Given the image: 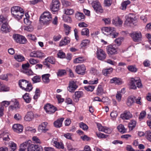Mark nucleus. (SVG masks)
Segmentation results:
<instances>
[{
	"label": "nucleus",
	"mask_w": 151,
	"mask_h": 151,
	"mask_svg": "<svg viewBox=\"0 0 151 151\" xmlns=\"http://www.w3.org/2000/svg\"><path fill=\"white\" fill-rule=\"evenodd\" d=\"M24 72L28 76H32L33 75L34 73L31 70H24Z\"/></svg>",
	"instance_id": "obj_57"
},
{
	"label": "nucleus",
	"mask_w": 151,
	"mask_h": 151,
	"mask_svg": "<svg viewBox=\"0 0 151 151\" xmlns=\"http://www.w3.org/2000/svg\"><path fill=\"white\" fill-rule=\"evenodd\" d=\"M75 70L77 73L83 75L85 74L86 68L84 65H79L76 66Z\"/></svg>",
	"instance_id": "obj_10"
},
{
	"label": "nucleus",
	"mask_w": 151,
	"mask_h": 151,
	"mask_svg": "<svg viewBox=\"0 0 151 151\" xmlns=\"http://www.w3.org/2000/svg\"><path fill=\"white\" fill-rule=\"evenodd\" d=\"M122 95L121 94V92L120 91H117V93L116 95V99L119 101H120L121 98H122Z\"/></svg>",
	"instance_id": "obj_60"
},
{
	"label": "nucleus",
	"mask_w": 151,
	"mask_h": 151,
	"mask_svg": "<svg viewBox=\"0 0 151 151\" xmlns=\"http://www.w3.org/2000/svg\"><path fill=\"white\" fill-rule=\"evenodd\" d=\"M52 18L51 15L48 12H44L40 18V22L41 24H47Z\"/></svg>",
	"instance_id": "obj_3"
},
{
	"label": "nucleus",
	"mask_w": 151,
	"mask_h": 151,
	"mask_svg": "<svg viewBox=\"0 0 151 151\" xmlns=\"http://www.w3.org/2000/svg\"><path fill=\"white\" fill-rule=\"evenodd\" d=\"M75 17L78 20H83L85 19V16L82 13L77 12L75 14Z\"/></svg>",
	"instance_id": "obj_33"
},
{
	"label": "nucleus",
	"mask_w": 151,
	"mask_h": 151,
	"mask_svg": "<svg viewBox=\"0 0 151 151\" xmlns=\"http://www.w3.org/2000/svg\"><path fill=\"white\" fill-rule=\"evenodd\" d=\"M78 88L76 82L74 81H70L69 82L68 86L67 87V90L69 92L73 93L75 90Z\"/></svg>",
	"instance_id": "obj_11"
},
{
	"label": "nucleus",
	"mask_w": 151,
	"mask_h": 151,
	"mask_svg": "<svg viewBox=\"0 0 151 151\" xmlns=\"http://www.w3.org/2000/svg\"><path fill=\"white\" fill-rule=\"evenodd\" d=\"M9 135V134L8 132H3L0 134V138H2L4 141H8L10 140Z\"/></svg>",
	"instance_id": "obj_28"
},
{
	"label": "nucleus",
	"mask_w": 151,
	"mask_h": 151,
	"mask_svg": "<svg viewBox=\"0 0 151 151\" xmlns=\"http://www.w3.org/2000/svg\"><path fill=\"white\" fill-rule=\"evenodd\" d=\"M2 106H5L6 107L7 106L10 104V102L7 101H2L1 104H0Z\"/></svg>",
	"instance_id": "obj_62"
},
{
	"label": "nucleus",
	"mask_w": 151,
	"mask_h": 151,
	"mask_svg": "<svg viewBox=\"0 0 151 151\" xmlns=\"http://www.w3.org/2000/svg\"><path fill=\"white\" fill-rule=\"evenodd\" d=\"M44 108L46 113L49 114L54 113L57 110L56 107L49 104H47L45 105Z\"/></svg>",
	"instance_id": "obj_7"
},
{
	"label": "nucleus",
	"mask_w": 151,
	"mask_h": 151,
	"mask_svg": "<svg viewBox=\"0 0 151 151\" xmlns=\"http://www.w3.org/2000/svg\"><path fill=\"white\" fill-rule=\"evenodd\" d=\"M83 93L82 91H76L74 94L72 96V98L73 101L76 102H78L79 99L83 96Z\"/></svg>",
	"instance_id": "obj_14"
},
{
	"label": "nucleus",
	"mask_w": 151,
	"mask_h": 151,
	"mask_svg": "<svg viewBox=\"0 0 151 151\" xmlns=\"http://www.w3.org/2000/svg\"><path fill=\"white\" fill-rule=\"evenodd\" d=\"M50 76L49 74H46L42 75V78L43 82L45 83H47L50 82L49 77Z\"/></svg>",
	"instance_id": "obj_31"
},
{
	"label": "nucleus",
	"mask_w": 151,
	"mask_h": 151,
	"mask_svg": "<svg viewBox=\"0 0 151 151\" xmlns=\"http://www.w3.org/2000/svg\"><path fill=\"white\" fill-rule=\"evenodd\" d=\"M105 24H108L111 23V19L109 18H106L102 19Z\"/></svg>",
	"instance_id": "obj_63"
},
{
	"label": "nucleus",
	"mask_w": 151,
	"mask_h": 151,
	"mask_svg": "<svg viewBox=\"0 0 151 151\" xmlns=\"http://www.w3.org/2000/svg\"><path fill=\"white\" fill-rule=\"evenodd\" d=\"M135 97L133 96L128 97L127 101V104L128 106L130 107L135 102Z\"/></svg>",
	"instance_id": "obj_23"
},
{
	"label": "nucleus",
	"mask_w": 151,
	"mask_h": 151,
	"mask_svg": "<svg viewBox=\"0 0 151 151\" xmlns=\"http://www.w3.org/2000/svg\"><path fill=\"white\" fill-rule=\"evenodd\" d=\"M29 61L30 64L32 65L36 64L39 62V61L38 60L32 58L29 59Z\"/></svg>",
	"instance_id": "obj_54"
},
{
	"label": "nucleus",
	"mask_w": 151,
	"mask_h": 151,
	"mask_svg": "<svg viewBox=\"0 0 151 151\" xmlns=\"http://www.w3.org/2000/svg\"><path fill=\"white\" fill-rule=\"evenodd\" d=\"M136 124V122L134 120H132L129 123L128 127L130 129L132 130L135 126Z\"/></svg>",
	"instance_id": "obj_45"
},
{
	"label": "nucleus",
	"mask_w": 151,
	"mask_h": 151,
	"mask_svg": "<svg viewBox=\"0 0 151 151\" xmlns=\"http://www.w3.org/2000/svg\"><path fill=\"white\" fill-rule=\"evenodd\" d=\"M29 18H25L24 19V22L25 24L28 25L25 29L28 31H32L33 29L32 27H30L29 25H30L31 23V22L29 20Z\"/></svg>",
	"instance_id": "obj_26"
},
{
	"label": "nucleus",
	"mask_w": 151,
	"mask_h": 151,
	"mask_svg": "<svg viewBox=\"0 0 151 151\" xmlns=\"http://www.w3.org/2000/svg\"><path fill=\"white\" fill-rule=\"evenodd\" d=\"M19 84L21 88L27 91H30L32 88L31 84L29 83L28 81L25 80H20Z\"/></svg>",
	"instance_id": "obj_4"
},
{
	"label": "nucleus",
	"mask_w": 151,
	"mask_h": 151,
	"mask_svg": "<svg viewBox=\"0 0 151 151\" xmlns=\"http://www.w3.org/2000/svg\"><path fill=\"white\" fill-rule=\"evenodd\" d=\"M45 60H47L48 62L52 64H55L56 62L55 59L52 56L47 57L45 59Z\"/></svg>",
	"instance_id": "obj_39"
},
{
	"label": "nucleus",
	"mask_w": 151,
	"mask_h": 151,
	"mask_svg": "<svg viewBox=\"0 0 151 151\" xmlns=\"http://www.w3.org/2000/svg\"><path fill=\"white\" fill-rule=\"evenodd\" d=\"M32 140L35 143H40L41 142L40 139L36 136H34L32 138Z\"/></svg>",
	"instance_id": "obj_61"
},
{
	"label": "nucleus",
	"mask_w": 151,
	"mask_h": 151,
	"mask_svg": "<svg viewBox=\"0 0 151 151\" xmlns=\"http://www.w3.org/2000/svg\"><path fill=\"white\" fill-rule=\"evenodd\" d=\"M14 118L17 120H19L22 119V116L19 114H16L14 116Z\"/></svg>",
	"instance_id": "obj_64"
},
{
	"label": "nucleus",
	"mask_w": 151,
	"mask_h": 151,
	"mask_svg": "<svg viewBox=\"0 0 151 151\" xmlns=\"http://www.w3.org/2000/svg\"><path fill=\"white\" fill-rule=\"evenodd\" d=\"M80 127L83 130H87L88 129V127L86 124L82 122L79 124Z\"/></svg>",
	"instance_id": "obj_48"
},
{
	"label": "nucleus",
	"mask_w": 151,
	"mask_h": 151,
	"mask_svg": "<svg viewBox=\"0 0 151 151\" xmlns=\"http://www.w3.org/2000/svg\"><path fill=\"white\" fill-rule=\"evenodd\" d=\"M0 88H1V90L3 91H8L9 90V88L6 87L4 85H3L2 83V85Z\"/></svg>",
	"instance_id": "obj_58"
},
{
	"label": "nucleus",
	"mask_w": 151,
	"mask_h": 151,
	"mask_svg": "<svg viewBox=\"0 0 151 151\" xmlns=\"http://www.w3.org/2000/svg\"><path fill=\"white\" fill-rule=\"evenodd\" d=\"M145 134L147 139L151 142V131H147L145 132Z\"/></svg>",
	"instance_id": "obj_53"
},
{
	"label": "nucleus",
	"mask_w": 151,
	"mask_h": 151,
	"mask_svg": "<svg viewBox=\"0 0 151 151\" xmlns=\"http://www.w3.org/2000/svg\"><path fill=\"white\" fill-rule=\"evenodd\" d=\"M64 120L63 118L58 119L56 121H55L53 123L54 126L58 128L62 126V122Z\"/></svg>",
	"instance_id": "obj_24"
},
{
	"label": "nucleus",
	"mask_w": 151,
	"mask_h": 151,
	"mask_svg": "<svg viewBox=\"0 0 151 151\" xmlns=\"http://www.w3.org/2000/svg\"><path fill=\"white\" fill-rule=\"evenodd\" d=\"M9 147L11 149L10 151H15L17 148V145L12 141H10L8 143Z\"/></svg>",
	"instance_id": "obj_30"
},
{
	"label": "nucleus",
	"mask_w": 151,
	"mask_h": 151,
	"mask_svg": "<svg viewBox=\"0 0 151 151\" xmlns=\"http://www.w3.org/2000/svg\"><path fill=\"white\" fill-rule=\"evenodd\" d=\"M32 80L33 83L39 82L41 81V77L40 76L36 75L32 78Z\"/></svg>",
	"instance_id": "obj_40"
},
{
	"label": "nucleus",
	"mask_w": 151,
	"mask_h": 151,
	"mask_svg": "<svg viewBox=\"0 0 151 151\" xmlns=\"http://www.w3.org/2000/svg\"><path fill=\"white\" fill-rule=\"evenodd\" d=\"M65 13L66 15H71L73 14L74 12V10L71 9H65Z\"/></svg>",
	"instance_id": "obj_43"
},
{
	"label": "nucleus",
	"mask_w": 151,
	"mask_h": 151,
	"mask_svg": "<svg viewBox=\"0 0 151 151\" xmlns=\"http://www.w3.org/2000/svg\"><path fill=\"white\" fill-rule=\"evenodd\" d=\"M130 1H127L123 2L121 4V9L122 10H125L127 7V5L129 4Z\"/></svg>",
	"instance_id": "obj_42"
},
{
	"label": "nucleus",
	"mask_w": 151,
	"mask_h": 151,
	"mask_svg": "<svg viewBox=\"0 0 151 151\" xmlns=\"http://www.w3.org/2000/svg\"><path fill=\"white\" fill-rule=\"evenodd\" d=\"M14 58L18 62H22L24 61L25 58L21 55H16L14 56Z\"/></svg>",
	"instance_id": "obj_37"
},
{
	"label": "nucleus",
	"mask_w": 151,
	"mask_h": 151,
	"mask_svg": "<svg viewBox=\"0 0 151 151\" xmlns=\"http://www.w3.org/2000/svg\"><path fill=\"white\" fill-rule=\"evenodd\" d=\"M14 40L17 43L20 44H25L27 42V40L26 38L20 35L16 34H14L13 36Z\"/></svg>",
	"instance_id": "obj_8"
},
{
	"label": "nucleus",
	"mask_w": 151,
	"mask_h": 151,
	"mask_svg": "<svg viewBox=\"0 0 151 151\" xmlns=\"http://www.w3.org/2000/svg\"><path fill=\"white\" fill-rule=\"evenodd\" d=\"M120 117L123 119L128 120L132 117V115L129 111H125L121 115Z\"/></svg>",
	"instance_id": "obj_17"
},
{
	"label": "nucleus",
	"mask_w": 151,
	"mask_h": 151,
	"mask_svg": "<svg viewBox=\"0 0 151 151\" xmlns=\"http://www.w3.org/2000/svg\"><path fill=\"white\" fill-rule=\"evenodd\" d=\"M64 27L65 28V34L66 35H68L70 32L71 27L65 24H64Z\"/></svg>",
	"instance_id": "obj_46"
},
{
	"label": "nucleus",
	"mask_w": 151,
	"mask_h": 151,
	"mask_svg": "<svg viewBox=\"0 0 151 151\" xmlns=\"http://www.w3.org/2000/svg\"><path fill=\"white\" fill-rule=\"evenodd\" d=\"M84 60L83 57H79L76 58L74 60L73 62L74 63H83Z\"/></svg>",
	"instance_id": "obj_47"
},
{
	"label": "nucleus",
	"mask_w": 151,
	"mask_h": 151,
	"mask_svg": "<svg viewBox=\"0 0 151 151\" xmlns=\"http://www.w3.org/2000/svg\"><path fill=\"white\" fill-rule=\"evenodd\" d=\"M47 124V122H43L38 127V129L39 131L45 133L48 130V129L46 128V126Z\"/></svg>",
	"instance_id": "obj_21"
},
{
	"label": "nucleus",
	"mask_w": 151,
	"mask_h": 151,
	"mask_svg": "<svg viewBox=\"0 0 151 151\" xmlns=\"http://www.w3.org/2000/svg\"><path fill=\"white\" fill-rule=\"evenodd\" d=\"M126 19L124 23V25L131 26L132 24L136 25L137 19L135 16L133 14H129L125 16Z\"/></svg>",
	"instance_id": "obj_2"
},
{
	"label": "nucleus",
	"mask_w": 151,
	"mask_h": 151,
	"mask_svg": "<svg viewBox=\"0 0 151 151\" xmlns=\"http://www.w3.org/2000/svg\"><path fill=\"white\" fill-rule=\"evenodd\" d=\"M43 54L40 51H33L30 53L29 56L31 57L40 58L43 56Z\"/></svg>",
	"instance_id": "obj_20"
},
{
	"label": "nucleus",
	"mask_w": 151,
	"mask_h": 151,
	"mask_svg": "<svg viewBox=\"0 0 151 151\" xmlns=\"http://www.w3.org/2000/svg\"><path fill=\"white\" fill-rule=\"evenodd\" d=\"M127 68L129 71L132 72H135L137 71V69L134 66H128L127 67Z\"/></svg>",
	"instance_id": "obj_52"
},
{
	"label": "nucleus",
	"mask_w": 151,
	"mask_h": 151,
	"mask_svg": "<svg viewBox=\"0 0 151 151\" xmlns=\"http://www.w3.org/2000/svg\"><path fill=\"white\" fill-rule=\"evenodd\" d=\"M66 73V71L65 70H59L57 73L58 76L61 77Z\"/></svg>",
	"instance_id": "obj_50"
},
{
	"label": "nucleus",
	"mask_w": 151,
	"mask_h": 151,
	"mask_svg": "<svg viewBox=\"0 0 151 151\" xmlns=\"http://www.w3.org/2000/svg\"><path fill=\"white\" fill-rule=\"evenodd\" d=\"M12 128L14 131L17 133L21 132L23 131V126L19 124H16L13 125Z\"/></svg>",
	"instance_id": "obj_22"
},
{
	"label": "nucleus",
	"mask_w": 151,
	"mask_h": 151,
	"mask_svg": "<svg viewBox=\"0 0 151 151\" xmlns=\"http://www.w3.org/2000/svg\"><path fill=\"white\" fill-rule=\"evenodd\" d=\"M29 94L28 93H25L22 96L24 101L27 103H29L31 100V98L29 96Z\"/></svg>",
	"instance_id": "obj_36"
},
{
	"label": "nucleus",
	"mask_w": 151,
	"mask_h": 151,
	"mask_svg": "<svg viewBox=\"0 0 151 151\" xmlns=\"http://www.w3.org/2000/svg\"><path fill=\"white\" fill-rule=\"evenodd\" d=\"M92 6L96 12H102L103 10L100 3L97 1H94L92 3Z\"/></svg>",
	"instance_id": "obj_15"
},
{
	"label": "nucleus",
	"mask_w": 151,
	"mask_h": 151,
	"mask_svg": "<svg viewBox=\"0 0 151 151\" xmlns=\"http://www.w3.org/2000/svg\"><path fill=\"white\" fill-rule=\"evenodd\" d=\"M29 66L30 64L28 63L22 65V67L24 70H28Z\"/></svg>",
	"instance_id": "obj_59"
},
{
	"label": "nucleus",
	"mask_w": 151,
	"mask_h": 151,
	"mask_svg": "<svg viewBox=\"0 0 151 151\" xmlns=\"http://www.w3.org/2000/svg\"><path fill=\"white\" fill-rule=\"evenodd\" d=\"M115 45H109L107 48V53L109 55H114L116 53L117 49L114 47Z\"/></svg>",
	"instance_id": "obj_16"
},
{
	"label": "nucleus",
	"mask_w": 151,
	"mask_h": 151,
	"mask_svg": "<svg viewBox=\"0 0 151 151\" xmlns=\"http://www.w3.org/2000/svg\"><path fill=\"white\" fill-rule=\"evenodd\" d=\"M81 34L82 35H86L87 36H89V30L88 29L84 28L83 29L81 32Z\"/></svg>",
	"instance_id": "obj_41"
},
{
	"label": "nucleus",
	"mask_w": 151,
	"mask_h": 151,
	"mask_svg": "<svg viewBox=\"0 0 151 151\" xmlns=\"http://www.w3.org/2000/svg\"><path fill=\"white\" fill-rule=\"evenodd\" d=\"M96 54L97 58L100 60H103L106 59V55L105 52L102 49H98Z\"/></svg>",
	"instance_id": "obj_12"
},
{
	"label": "nucleus",
	"mask_w": 151,
	"mask_h": 151,
	"mask_svg": "<svg viewBox=\"0 0 151 151\" xmlns=\"http://www.w3.org/2000/svg\"><path fill=\"white\" fill-rule=\"evenodd\" d=\"M139 78H131L130 82V89H135L137 88V86L136 85H137L138 88H141L142 87V85L141 81L139 79Z\"/></svg>",
	"instance_id": "obj_5"
},
{
	"label": "nucleus",
	"mask_w": 151,
	"mask_h": 151,
	"mask_svg": "<svg viewBox=\"0 0 151 151\" xmlns=\"http://www.w3.org/2000/svg\"><path fill=\"white\" fill-rule=\"evenodd\" d=\"M94 88V86L90 85L85 86L84 87L85 89L87 91H92L93 90Z\"/></svg>",
	"instance_id": "obj_51"
},
{
	"label": "nucleus",
	"mask_w": 151,
	"mask_h": 151,
	"mask_svg": "<svg viewBox=\"0 0 151 151\" xmlns=\"http://www.w3.org/2000/svg\"><path fill=\"white\" fill-rule=\"evenodd\" d=\"M61 1L62 4L66 7L70 6L71 5V2L65 0H61Z\"/></svg>",
	"instance_id": "obj_49"
},
{
	"label": "nucleus",
	"mask_w": 151,
	"mask_h": 151,
	"mask_svg": "<svg viewBox=\"0 0 151 151\" xmlns=\"http://www.w3.org/2000/svg\"><path fill=\"white\" fill-rule=\"evenodd\" d=\"M97 136L99 138H106L108 137V135H105L100 132L96 133Z\"/></svg>",
	"instance_id": "obj_55"
},
{
	"label": "nucleus",
	"mask_w": 151,
	"mask_h": 151,
	"mask_svg": "<svg viewBox=\"0 0 151 151\" xmlns=\"http://www.w3.org/2000/svg\"><path fill=\"white\" fill-rule=\"evenodd\" d=\"M114 28L111 27H104L102 29V31L103 33L105 35H107L106 33H109L110 34L111 32L114 31Z\"/></svg>",
	"instance_id": "obj_27"
},
{
	"label": "nucleus",
	"mask_w": 151,
	"mask_h": 151,
	"mask_svg": "<svg viewBox=\"0 0 151 151\" xmlns=\"http://www.w3.org/2000/svg\"><path fill=\"white\" fill-rule=\"evenodd\" d=\"M27 151H43V149L39 145L32 144L28 147Z\"/></svg>",
	"instance_id": "obj_13"
},
{
	"label": "nucleus",
	"mask_w": 151,
	"mask_h": 151,
	"mask_svg": "<svg viewBox=\"0 0 151 151\" xmlns=\"http://www.w3.org/2000/svg\"><path fill=\"white\" fill-rule=\"evenodd\" d=\"M117 128L119 131L122 134L125 133L127 132V129L125 128L124 125L123 124H120L118 126Z\"/></svg>",
	"instance_id": "obj_32"
},
{
	"label": "nucleus",
	"mask_w": 151,
	"mask_h": 151,
	"mask_svg": "<svg viewBox=\"0 0 151 151\" xmlns=\"http://www.w3.org/2000/svg\"><path fill=\"white\" fill-rule=\"evenodd\" d=\"M55 146L57 148L59 149H63L64 148V145L62 142H57L56 141H52Z\"/></svg>",
	"instance_id": "obj_35"
},
{
	"label": "nucleus",
	"mask_w": 151,
	"mask_h": 151,
	"mask_svg": "<svg viewBox=\"0 0 151 151\" xmlns=\"http://www.w3.org/2000/svg\"><path fill=\"white\" fill-rule=\"evenodd\" d=\"M90 43L89 40L87 39L83 40L80 44V46L81 47H83L89 45Z\"/></svg>",
	"instance_id": "obj_38"
},
{
	"label": "nucleus",
	"mask_w": 151,
	"mask_h": 151,
	"mask_svg": "<svg viewBox=\"0 0 151 151\" xmlns=\"http://www.w3.org/2000/svg\"><path fill=\"white\" fill-rule=\"evenodd\" d=\"M34 118L33 113L32 111L28 112L24 117V119L26 121H30Z\"/></svg>",
	"instance_id": "obj_25"
},
{
	"label": "nucleus",
	"mask_w": 151,
	"mask_h": 151,
	"mask_svg": "<svg viewBox=\"0 0 151 151\" xmlns=\"http://www.w3.org/2000/svg\"><path fill=\"white\" fill-rule=\"evenodd\" d=\"M129 35L134 42H138L141 40L142 35L139 31L133 32L129 34Z\"/></svg>",
	"instance_id": "obj_6"
},
{
	"label": "nucleus",
	"mask_w": 151,
	"mask_h": 151,
	"mask_svg": "<svg viewBox=\"0 0 151 151\" xmlns=\"http://www.w3.org/2000/svg\"><path fill=\"white\" fill-rule=\"evenodd\" d=\"M113 69L112 68L104 69L102 71V74L105 76H107L112 72Z\"/></svg>",
	"instance_id": "obj_29"
},
{
	"label": "nucleus",
	"mask_w": 151,
	"mask_h": 151,
	"mask_svg": "<svg viewBox=\"0 0 151 151\" xmlns=\"http://www.w3.org/2000/svg\"><path fill=\"white\" fill-rule=\"evenodd\" d=\"M103 93V90L101 86H99L96 90V94L99 96L102 94Z\"/></svg>",
	"instance_id": "obj_44"
},
{
	"label": "nucleus",
	"mask_w": 151,
	"mask_h": 151,
	"mask_svg": "<svg viewBox=\"0 0 151 151\" xmlns=\"http://www.w3.org/2000/svg\"><path fill=\"white\" fill-rule=\"evenodd\" d=\"M110 82L111 83H114L116 84H120L121 83V79L115 77L110 80Z\"/></svg>",
	"instance_id": "obj_34"
},
{
	"label": "nucleus",
	"mask_w": 151,
	"mask_h": 151,
	"mask_svg": "<svg viewBox=\"0 0 151 151\" xmlns=\"http://www.w3.org/2000/svg\"><path fill=\"white\" fill-rule=\"evenodd\" d=\"M57 55L58 58H65V53L61 51H60L58 52Z\"/></svg>",
	"instance_id": "obj_56"
},
{
	"label": "nucleus",
	"mask_w": 151,
	"mask_h": 151,
	"mask_svg": "<svg viewBox=\"0 0 151 151\" xmlns=\"http://www.w3.org/2000/svg\"><path fill=\"white\" fill-rule=\"evenodd\" d=\"M31 142L30 140H28L22 143L20 145L19 150L24 151L27 148H28Z\"/></svg>",
	"instance_id": "obj_19"
},
{
	"label": "nucleus",
	"mask_w": 151,
	"mask_h": 151,
	"mask_svg": "<svg viewBox=\"0 0 151 151\" xmlns=\"http://www.w3.org/2000/svg\"><path fill=\"white\" fill-rule=\"evenodd\" d=\"M11 12L13 17L17 20L22 18L24 16V10L19 6H14L11 9Z\"/></svg>",
	"instance_id": "obj_1"
},
{
	"label": "nucleus",
	"mask_w": 151,
	"mask_h": 151,
	"mask_svg": "<svg viewBox=\"0 0 151 151\" xmlns=\"http://www.w3.org/2000/svg\"><path fill=\"white\" fill-rule=\"evenodd\" d=\"M60 3L58 0H52L50 6V9L53 12L58 11L60 8Z\"/></svg>",
	"instance_id": "obj_9"
},
{
	"label": "nucleus",
	"mask_w": 151,
	"mask_h": 151,
	"mask_svg": "<svg viewBox=\"0 0 151 151\" xmlns=\"http://www.w3.org/2000/svg\"><path fill=\"white\" fill-rule=\"evenodd\" d=\"M1 31L2 33H7L10 32L11 29L7 23H3L1 27Z\"/></svg>",
	"instance_id": "obj_18"
}]
</instances>
